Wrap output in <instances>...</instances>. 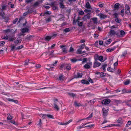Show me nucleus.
Listing matches in <instances>:
<instances>
[{"mask_svg":"<svg viewBox=\"0 0 131 131\" xmlns=\"http://www.w3.org/2000/svg\"><path fill=\"white\" fill-rule=\"evenodd\" d=\"M94 59L95 61H97L99 60L101 62H102L104 61V60H103V57L102 56H99L97 54H95V55Z\"/></svg>","mask_w":131,"mask_h":131,"instance_id":"nucleus-1","label":"nucleus"},{"mask_svg":"<svg viewBox=\"0 0 131 131\" xmlns=\"http://www.w3.org/2000/svg\"><path fill=\"white\" fill-rule=\"evenodd\" d=\"M103 111V116L104 118L105 119V117L107 115L108 113V112L109 110V109H107L105 108H103L102 109Z\"/></svg>","mask_w":131,"mask_h":131,"instance_id":"nucleus-2","label":"nucleus"},{"mask_svg":"<svg viewBox=\"0 0 131 131\" xmlns=\"http://www.w3.org/2000/svg\"><path fill=\"white\" fill-rule=\"evenodd\" d=\"M111 100L108 99H105L102 101V103L105 105H107L111 102Z\"/></svg>","mask_w":131,"mask_h":131,"instance_id":"nucleus-3","label":"nucleus"},{"mask_svg":"<svg viewBox=\"0 0 131 131\" xmlns=\"http://www.w3.org/2000/svg\"><path fill=\"white\" fill-rule=\"evenodd\" d=\"M90 14L88 13L86 14V15H84V17H82V19L83 20L87 21V19H90L91 17Z\"/></svg>","mask_w":131,"mask_h":131,"instance_id":"nucleus-4","label":"nucleus"},{"mask_svg":"<svg viewBox=\"0 0 131 131\" xmlns=\"http://www.w3.org/2000/svg\"><path fill=\"white\" fill-rule=\"evenodd\" d=\"M101 64V63L97 61H95L94 62L93 66V67L94 68H96L97 67H98L100 66Z\"/></svg>","mask_w":131,"mask_h":131,"instance_id":"nucleus-5","label":"nucleus"},{"mask_svg":"<svg viewBox=\"0 0 131 131\" xmlns=\"http://www.w3.org/2000/svg\"><path fill=\"white\" fill-rule=\"evenodd\" d=\"M2 17L4 20L5 22L6 23L8 22V20L9 19V16L7 15H5Z\"/></svg>","mask_w":131,"mask_h":131,"instance_id":"nucleus-6","label":"nucleus"},{"mask_svg":"<svg viewBox=\"0 0 131 131\" xmlns=\"http://www.w3.org/2000/svg\"><path fill=\"white\" fill-rule=\"evenodd\" d=\"M116 46H114L113 47L107 49L106 50V51L107 52H112L114 51L115 49H116Z\"/></svg>","mask_w":131,"mask_h":131,"instance_id":"nucleus-7","label":"nucleus"},{"mask_svg":"<svg viewBox=\"0 0 131 131\" xmlns=\"http://www.w3.org/2000/svg\"><path fill=\"white\" fill-rule=\"evenodd\" d=\"M98 15L100 16L101 19H104L107 17V16L106 15L101 13L99 14Z\"/></svg>","mask_w":131,"mask_h":131,"instance_id":"nucleus-8","label":"nucleus"},{"mask_svg":"<svg viewBox=\"0 0 131 131\" xmlns=\"http://www.w3.org/2000/svg\"><path fill=\"white\" fill-rule=\"evenodd\" d=\"M120 35H117V36L121 37H123L124 35L125 34V33L124 31L121 30L120 31Z\"/></svg>","mask_w":131,"mask_h":131,"instance_id":"nucleus-9","label":"nucleus"},{"mask_svg":"<svg viewBox=\"0 0 131 131\" xmlns=\"http://www.w3.org/2000/svg\"><path fill=\"white\" fill-rule=\"evenodd\" d=\"M20 30L23 33H24L28 32L29 29L27 28H25L21 29Z\"/></svg>","mask_w":131,"mask_h":131,"instance_id":"nucleus-10","label":"nucleus"},{"mask_svg":"<svg viewBox=\"0 0 131 131\" xmlns=\"http://www.w3.org/2000/svg\"><path fill=\"white\" fill-rule=\"evenodd\" d=\"M54 107L55 109H56L57 111H58L59 109V106L58 105V104L57 102H55L54 103Z\"/></svg>","mask_w":131,"mask_h":131,"instance_id":"nucleus-11","label":"nucleus"},{"mask_svg":"<svg viewBox=\"0 0 131 131\" xmlns=\"http://www.w3.org/2000/svg\"><path fill=\"white\" fill-rule=\"evenodd\" d=\"M92 20L93 21V23L95 24H97V18L96 17H94L90 19V20Z\"/></svg>","mask_w":131,"mask_h":131,"instance_id":"nucleus-12","label":"nucleus"},{"mask_svg":"<svg viewBox=\"0 0 131 131\" xmlns=\"http://www.w3.org/2000/svg\"><path fill=\"white\" fill-rule=\"evenodd\" d=\"M63 0H60V2L59 3V4L60 6V7L62 8H63L64 7V5L63 3Z\"/></svg>","mask_w":131,"mask_h":131,"instance_id":"nucleus-13","label":"nucleus"},{"mask_svg":"<svg viewBox=\"0 0 131 131\" xmlns=\"http://www.w3.org/2000/svg\"><path fill=\"white\" fill-rule=\"evenodd\" d=\"M114 101L115 105L117 106L118 105V104H120L122 103V101L120 100H114Z\"/></svg>","mask_w":131,"mask_h":131,"instance_id":"nucleus-14","label":"nucleus"},{"mask_svg":"<svg viewBox=\"0 0 131 131\" xmlns=\"http://www.w3.org/2000/svg\"><path fill=\"white\" fill-rule=\"evenodd\" d=\"M120 6V4L119 3H116L114 5V7L115 9H118Z\"/></svg>","mask_w":131,"mask_h":131,"instance_id":"nucleus-15","label":"nucleus"},{"mask_svg":"<svg viewBox=\"0 0 131 131\" xmlns=\"http://www.w3.org/2000/svg\"><path fill=\"white\" fill-rule=\"evenodd\" d=\"M81 82L82 83L86 84H89V82L88 81L85 80H81Z\"/></svg>","mask_w":131,"mask_h":131,"instance_id":"nucleus-16","label":"nucleus"},{"mask_svg":"<svg viewBox=\"0 0 131 131\" xmlns=\"http://www.w3.org/2000/svg\"><path fill=\"white\" fill-rule=\"evenodd\" d=\"M74 105L75 106L79 107L82 106L80 103H78L77 101H74Z\"/></svg>","mask_w":131,"mask_h":131,"instance_id":"nucleus-17","label":"nucleus"},{"mask_svg":"<svg viewBox=\"0 0 131 131\" xmlns=\"http://www.w3.org/2000/svg\"><path fill=\"white\" fill-rule=\"evenodd\" d=\"M33 37L34 36L33 35H28L27 36L26 39L28 40H29L31 38H33Z\"/></svg>","mask_w":131,"mask_h":131,"instance_id":"nucleus-18","label":"nucleus"},{"mask_svg":"<svg viewBox=\"0 0 131 131\" xmlns=\"http://www.w3.org/2000/svg\"><path fill=\"white\" fill-rule=\"evenodd\" d=\"M75 78H81L82 77V73H77V75H75Z\"/></svg>","mask_w":131,"mask_h":131,"instance_id":"nucleus-19","label":"nucleus"},{"mask_svg":"<svg viewBox=\"0 0 131 131\" xmlns=\"http://www.w3.org/2000/svg\"><path fill=\"white\" fill-rule=\"evenodd\" d=\"M122 119L121 118H119L117 121V123H120L121 124H122L123 123V122L122 121Z\"/></svg>","mask_w":131,"mask_h":131,"instance_id":"nucleus-20","label":"nucleus"},{"mask_svg":"<svg viewBox=\"0 0 131 131\" xmlns=\"http://www.w3.org/2000/svg\"><path fill=\"white\" fill-rule=\"evenodd\" d=\"M107 70L108 71L111 72H113L115 71L114 69H113L110 67H108Z\"/></svg>","mask_w":131,"mask_h":131,"instance_id":"nucleus-21","label":"nucleus"},{"mask_svg":"<svg viewBox=\"0 0 131 131\" xmlns=\"http://www.w3.org/2000/svg\"><path fill=\"white\" fill-rule=\"evenodd\" d=\"M59 69L60 70H62L63 68L64 70H65L66 68H65V65L64 64H62L59 67Z\"/></svg>","mask_w":131,"mask_h":131,"instance_id":"nucleus-22","label":"nucleus"},{"mask_svg":"<svg viewBox=\"0 0 131 131\" xmlns=\"http://www.w3.org/2000/svg\"><path fill=\"white\" fill-rule=\"evenodd\" d=\"M123 103H125L126 105L127 106H128L129 107H131V104L129 102H128L125 101H124L123 102Z\"/></svg>","mask_w":131,"mask_h":131,"instance_id":"nucleus-23","label":"nucleus"},{"mask_svg":"<svg viewBox=\"0 0 131 131\" xmlns=\"http://www.w3.org/2000/svg\"><path fill=\"white\" fill-rule=\"evenodd\" d=\"M16 48L14 45H11V50L14 51L15 50H16Z\"/></svg>","mask_w":131,"mask_h":131,"instance_id":"nucleus-24","label":"nucleus"},{"mask_svg":"<svg viewBox=\"0 0 131 131\" xmlns=\"http://www.w3.org/2000/svg\"><path fill=\"white\" fill-rule=\"evenodd\" d=\"M84 68L86 69H88L90 68V65L88 64V63H87L84 66Z\"/></svg>","mask_w":131,"mask_h":131,"instance_id":"nucleus-25","label":"nucleus"},{"mask_svg":"<svg viewBox=\"0 0 131 131\" xmlns=\"http://www.w3.org/2000/svg\"><path fill=\"white\" fill-rule=\"evenodd\" d=\"M110 35H114L115 34V32L113 30H111L110 31Z\"/></svg>","mask_w":131,"mask_h":131,"instance_id":"nucleus-26","label":"nucleus"},{"mask_svg":"<svg viewBox=\"0 0 131 131\" xmlns=\"http://www.w3.org/2000/svg\"><path fill=\"white\" fill-rule=\"evenodd\" d=\"M85 7L88 8H90L91 6L89 2H88L86 3L85 5Z\"/></svg>","mask_w":131,"mask_h":131,"instance_id":"nucleus-27","label":"nucleus"},{"mask_svg":"<svg viewBox=\"0 0 131 131\" xmlns=\"http://www.w3.org/2000/svg\"><path fill=\"white\" fill-rule=\"evenodd\" d=\"M67 93L69 95L73 97H74L76 95L75 94L73 93L68 92V93Z\"/></svg>","mask_w":131,"mask_h":131,"instance_id":"nucleus-28","label":"nucleus"},{"mask_svg":"<svg viewBox=\"0 0 131 131\" xmlns=\"http://www.w3.org/2000/svg\"><path fill=\"white\" fill-rule=\"evenodd\" d=\"M107 66V64H104L102 65V68L104 71L105 72L106 71V69L105 68Z\"/></svg>","mask_w":131,"mask_h":131,"instance_id":"nucleus-29","label":"nucleus"},{"mask_svg":"<svg viewBox=\"0 0 131 131\" xmlns=\"http://www.w3.org/2000/svg\"><path fill=\"white\" fill-rule=\"evenodd\" d=\"M51 38V37L49 36H47L45 38V40L47 41H49L50 40Z\"/></svg>","mask_w":131,"mask_h":131,"instance_id":"nucleus-30","label":"nucleus"},{"mask_svg":"<svg viewBox=\"0 0 131 131\" xmlns=\"http://www.w3.org/2000/svg\"><path fill=\"white\" fill-rule=\"evenodd\" d=\"M21 41V40H19V39H18V38H17V39L16 40L14 41V43L15 45H17L18 43H20Z\"/></svg>","mask_w":131,"mask_h":131,"instance_id":"nucleus-31","label":"nucleus"},{"mask_svg":"<svg viewBox=\"0 0 131 131\" xmlns=\"http://www.w3.org/2000/svg\"><path fill=\"white\" fill-rule=\"evenodd\" d=\"M34 11V9L33 8H31L29 9L28 11V13H31L33 12Z\"/></svg>","mask_w":131,"mask_h":131,"instance_id":"nucleus-32","label":"nucleus"},{"mask_svg":"<svg viewBox=\"0 0 131 131\" xmlns=\"http://www.w3.org/2000/svg\"><path fill=\"white\" fill-rule=\"evenodd\" d=\"M78 23V25L80 26L81 27L83 25V22H82L80 21H77Z\"/></svg>","mask_w":131,"mask_h":131,"instance_id":"nucleus-33","label":"nucleus"},{"mask_svg":"<svg viewBox=\"0 0 131 131\" xmlns=\"http://www.w3.org/2000/svg\"><path fill=\"white\" fill-rule=\"evenodd\" d=\"M5 14L4 13L3 10H1L0 13V15L2 17L5 16Z\"/></svg>","mask_w":131,"mask_h":131,"instance_id":"nucleus-34","label":"nucleus"},{"mask_svg":"<svg viewBox=\"0 0 131 131\" xmlns=\"http://www.w3.org/2000/svg\"><path fill=\"white\" fill-rule=\"evenodd\" d=\"M125 14L127 15H131V13L130 12L129 10H126L125 11Z\"/></svg>","mask_w":131,"mask_h":131,"instance_id":"nucleus-35","label":"nucleus"},{"mask_svg":"<svg viewBox=\"0 0 131 131\" xmlns=\"http://www.w3.org/2000/svg\"><path fill=\"white\" fill-rule=\"evenodd\" d=\"M106 75V74L105 73L101 72L100 73V76L101 77H104Z\"/></svg>","mask_w":131,"mask_h":131,"instance_id":"nucleus-36","label":"nucleus"},{"mask_svg":"<svg viewBox=\"0 0 131 131\" xmlns=\"http://www.w3.org/2000/svg\"><path fill=\"white\" fill-rule=\"evenodd\" d=\"M16 38L13 37H12L9 38V41H13L15 40Z\"/></svg>","mask_w":131,"mask_h":131,"instance_id":"nucleus-37","label":"nucleus"},{"mask_svg":"<svg viewBox=\"0 0 131 131\" xmlns=\"http://www.w3.org/2000/svg\"><path fill=\"white\" fill-rule=\"evenodd\" d=\"M8 117H7V119L8 120H11L12 119V117L9 114H7Z\"/></svg>","mask_w":131,"mask_h":131,"instance_id":"nucleus-38","label":"nucleus"},{"mask_svg":"<svg viewBox=\"0 0 131 131\" xmlns=\"http://www.w3.org/2000/svg\"><path fill=\"white\" fill-rule=\"evenodd\" d=\"M82 50L80 48L78 49L77 50V53L81 54H82Z\"/></svg>","mask_w":131,"mask_h":131,"instance_id":"nucleus-39","label":"nucleus"},{"mask_svg":"<svg viewBox=\"0 0 131 131\" xmlns=\"http://www.w3.org/2000/svg\"><path fill=\"white\" fill-rule=\"evenodd\" d=\"M39 123L37 124V125L39 126H41L42 125V123L41 122V119H40L39 121Z\"/></svg>","mask_w":131,"mask_h":131,"instance_id":"nucleus-40","label":"nucleus"},{"mask_svg":"<svg viewBox=\"0 0 131 131\" xmlns=\"http://www.w3.org/2000/svg\"><path fill=\"white\" fill-rule=\"evenodd\" d=\"M71 61L73 63H74L78 61V60L75 58H73L71 59Z\"/></svg>","mask_w":131,"mask_h":131,"instance_id":"nucleus-41","label":"nucleus"},{"mask_svg":"<svg viewBox=\"0 0 131 131\" xmlns=\"http://www.w3.org/2000/svg\"><path fill=\"white\" fill-rule=\"evenodd\" d=\"M23 45H21L20 46H18L16 48V50L20 49L22 48L23 47Z\"/></svg>","mask_w":131,"mask_h":131,"instance_id":"nucleus-42","label":"nucleus"},{"mask_svg":"<svg viewBox=\"0 0 131 131\" xmlns=\"http://www.w3.org/2000/svg\"><path fill=\"white\" fill-rule=\"evenodd\" d=\"M66 69L67 70H69L71 69V67L70 66H65Z\"/></svg>","mask_w":131,"mask_h":131,"instance_id":"nucleus-43","label":"nucleus"},{"mask_svg":"<svg viewBox=\"0 0 131 131\" xmlns=\"http://www.w3.org/2000/svg\"><path fill=\"white\" fill-rule=\"evenodd\" d=\"M131 124V121H128L126 125V126L127 127H129V126Z\"/></svg>","mask_w":131,"mask_h":131,"instance_id":"nucleus-44","label":"nucleus"},{"mask_svg":"<svg viewBox=\"0 0 131 131\" xmlns=\"http://www.w3.org/2000/svg\"><path fill=\"white\" fill-rule=\"evenodd\" d=\"M46 115L48 118H52V119L54 118V117L52 115L49 114H47Z\"/></svg>","mask_w":131,"mask_h":131,"instance_id":"nucleus-45","label":"nucleus"},{"mask_svg":"<svg viewBox=\"0 0 131 131\" xmlns=\"http://www.w3.org/2000/svg\"><path fill=\"white\" fill-rule=\"evenodd\" d=\"M112 40L111 39H109L108 40H106L105 41V43L107 44H109L111 42Z\"/></svg>","mask_w":131,"mask_h":131,"instance_id":"nucleus-46","label":"nucleus"},{"mask_svg":"<svg viewBox=\"0 0 131 131\" xmlns=\"http://www.w3.org/2000/svg\"><path fill=\"white\" fill-rule=\"evenodd\" d=\"M2 9L3 10H6V6L4 5H2L1 6Z\"/></svg>","mask_w":131,"mask_h":131,"instance_id":"nucleus-47","label":"nucleus"},{"mask_svg":"<svg viewBox=\"0 0 131 131\" xmlns=\"http://www.w3.org/2000/svg\"><path fill=\"white\" fill-rule=\"evenodd\" d=\"M79 14L80 15H83L84 14V12L82 10H81L78 12Z\"/></svg>","mask_w":131,"mask_h":131,"instance_id":"nucleus-48","label":"nucleus"},{"mask_svg":"<svg viewBox=\"0 0 131 131\" xmlns=\"http://www.w3.org/2000/svg\"><path fill=\"white\" fill-rule=\"evenodd\" d=\"M85 46V43H83L82 45H81V46L80 47V49H81L82 50L84 48V47Z\"/></svg>","mask_w":131,"mask_h":131,"instance_id":"nucleus-49","label":"nucleus"},{"mask_svg":"<svg viewBox=\"0 0 131 131\" xmlns=\"http://www.w3.org/2000/svg\"><path fill=\"white\" fill-rule=\"evenodd\" d=\"M62 50L63 52L65 53H67V49L66 48H63L62 49Z\"/></svg>","mask_w":131,"mask_h":131,"instance_id":"nucleus-50","label":"nucleus"},{"mask_svg":"<svg viewBox=\"0 0 131 131\" xmlns=\"http://www.w3.org/2000/svg\"><path fill=\"white\" fill-rule=\"evenodd\" d=\"M4 32L5 33L9 32H10V30L9 29L4 30Z\"/></svg>","mask_w":131,"mask_h":131,"instance_id":"nucleus-51","label":"nucleus"},{"mask_svg":"<svg viewBox=\"0 0 131 131\" xmlns=\"http://www.w3.org/2000/svg\"><path fill=\"white\" fill-rule=\"evenodd\" d=\"M92 116H93V113H92L88 117H87L86 118H85V119H88L89 118H91V117H92Z\"/></svg>","mask_w":131,"mask_h":131,"instance_id":"nucleus-52","label":"nucleus"},{"mask_svg":"<svg viewBox=\"0 0 131 131\" xmlns=\"http://www.w3.org/2000/svg\"><path fill=\"white\" fill-rule=\"evenodd\" d=\"M88 81L89 82H90L92 83H93V81L90 78H88Z\"/></svg>","mask_w":131,"mask_h":131,"instance_id":"nucleus-53","label":"nucleus"},{"mask_svg":"<svg viewBox=\"0 0 131 131\" xmlns=\"http://www.w3.org/2000/svg\"><path fill=\"white\" fill-rule=\"evenodd\" d=\"M118 14H119L118 13H115L113 14V15L115 17V18H117L118 16Z\"/></svg>","mask_w":131,"mask_h":131,"instance_id":"nucleus-54","label":"nucleus"},{"mask_svg":"<svg viewBox=\"0 0 131 131\" xmlns=\"http://www.w3.org/2000/svg\"><path fill=\"white\" fill-rule=\"evenodd\" d=\"M119 19V18H117L115 20V21L117 23H120V22H121V20Z\"/></svg>","mask_w":131,"mask_h":131,"instance_id":"nucleus-55","label":"nucleus"},{"mask_svg":"<svg viewBox=\"0 0 131 131\" xmlns=\"http://www.w3.org/2000/svg\"><path fill=\"white\" fill-rule=\"evenodd\" d=\"M54 51V50H52L51 51H49L48 53L49 56H51L52 55Z\"/></svg>","mask_w":131,"mask_h":131,"instance_id":"nucleus-56","label":"nucleus"},{"mask_svg":"<svg viewBox=\"0 0 131 131\" xmlns=\"http://www.w3.org/2000/svg\"><path fill=\"white\" fill-rule=\"evenodd\" d=\"M70 30V29L69 28H66L64 29V31L66 32L69 31Z\"/></svg>","mask_w":131,"mask_h":131,"instance_id":"nucleus-57","label":"nucleus"},{"mask_svg":"<svg viewBox=\"0 0 131 131\" xmlns=\"http://www.w3.org/2000/svg\"><path fill=\"white\" fill-rule=\"evenodd\" d=\"M125 7L126 8V10H129L130 8L129 6L127 5L126 4L125 5Z\"/></svg>","mask_w":131,"mask_h":131,"instance_id":"nucleus-58","label":"nucleus"},{"mask_svg":"<svg viewBox=\"0 0 131 131\" xmlns=\"http://www.w3.org/2000/svg\"><path fill=\"white\" fill-rule=\"evenodd\" d=\"M8 5H10V7L11 8H14V4H11L10 2L8 3Z\"/></svg>","mask_w":131,"mask_h":131,"instance_id":"nucleus-59","label":"nucleus"},{"mask_svg":"<svg viewBox=\"0 0 131 131\" xmlns=\"http://www.w3.org/2000/svg\"><path fill=\"white\" fill-rule=\"evenodd\" d=\"M59 79L60 80H63V75H61L59 77Z\"/></svg>","mask_w":131,"mask_h":131,"instance_id":"nucleus-60","label":"nucleus"},{"mask_svg":"<svg viewBox=\"0 0 131 131\" xmlns=\"http://www.w3.org/2000/svg\"><path fill=\"white\" fill-rule=\"evenodd\" d=\"M127 53V52L126 51H124L122 54V56H125Z\"/></svg>","mask_w":131,"mask_h":131,"instance_id":"nucleus-61","label":"nucleus"},{"mask_svg":"<svg viewBox=\"0 0 131 131\" xmlns=\"http://www.w3.org/2000/svg\"><path fill=\"white\" fill-rule=\"evenodd\" d=\"M46 20L47 21L50 22L51 21V18L49 17L48 18H46Z\"/></svg>","mask_w":131,"mask_h":131,"instance_id":"nucleus-62","label":"nucleus"},{"mask_svg":"<svg viewBox=\"0 0 131 131\" xmlns=\"http://www.w3.org/2000/svg\"><path fill=\"white\" fill-rule=\"evenodd\" d=\"M2 38L5 40H7L8 38V36L6 35L5 36L3 37Z\"/></svg>","mask_w":131,"mask_h":131,"instance_id":"nucleus-63","label":"nucleus"},{"mask_svg":"<svg viewBox=\"0 0 131 131\" xmlns=\"http://www.w3.org/2000/svg\"><path fill=\"white\" fill-rule=\"evenodd\" d=\"M39 3L38 2H36L34 4L33 6H38V5H39Z\"/></svg>","mask_w":131,"mask_h":131,"instance_id":"nucleus-64","label":"nucleus"}]
</instances>
